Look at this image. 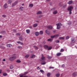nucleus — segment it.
Instances as JSON below:
<instances>
[{"label":"nucleus","instance_id":"nucleus-27","mask_svg":"<svg viewBox=\"0 0 77 77\" xmlns=\"http://www.w3.org/2000/svg\"><path fill=\"white\" fill-rule=\"evenodd\" d=\"M12 2L11 0H9L8 1V4H10V3H11Z\"/></svg>","mask_w":77,"mask_h":77},{"label":"nucleus","instance_id":"nucleus-48","mask_svg":"<svg viewBox=\"0 0 77 77\" xmlns=\"http://www.w3.org/2000/svg\"><path fill=\"white\" fill-rule=\"evenodd\" d=\"M56 9V8H54L53 9H52L51 10L53 11H54Z\"/></svg>","mask_w":77,"mask_h":77},{"label":"nucleus","instance_id":"nucleus-61","mask_svg":"<svg viewBox=\"0 0 77 77\" xmlns=\"http://www.w3.org/2000/svg\"><path fill=\"white\" fill-rule=\"evenodd\" d=\"M68 24H71V23H68Z\"/></svg>","mask_w":77,"mask_h":77},{"label":"nucleus","instance_id":"nucleus-40","mask_svg":"<svg viewBox=\"0 0 77 77\" xmlns=\"http://www.w3.org/2000/svg\"><path fill=\"white\" fill-rule=\"evenodd\" d=\"M46 63V62H45L43 63H41V64H42V65H45Z\"/></svg>","mask_w":77,"mask_h":77},{"label":"nucleus","instance_id":"nucleus-49","mask_svg":"<svg viewBox=\"0 0 77 77\" xmlns=\"http://www.w3.org/2000/svg\"><path fill=\"white\" fill-rule=\"evenodd\" d=\"M20 40H21L22 39V37H20L19 38Z\"/></svg>","mask_w":77,"mask_h":77},{"label":"nucleus","instance_id":"nucleus-34","mask_svg":"<svg viewBox=\"0 0 77 77\" xmlns=\"http://www.w3.org/2000/svg\"><path fill=\"white\" fill-rule=\"evenodd\" d=\"M40 35H42V34H43V32L42 31H41L40 32Z\"/></svg>","mask_w":77,"mask_h":77},{"label":"nucleus","instance_id":"nucleus-58","mask_svg":"<svg viewBox=\"0 0 77 77\" xmlns=\"http://www.w3.org/2000/svg\"><path fill=\"white\" fill-rule=\"evenodd\" d=\"M3 61H5L6 60L5 59H4L2 60Z\"/></svg>","mask_w":77,"mask_h":77},{"label":"nucleus","instance_id":"nucleus-60","mask_svg":"<svg viewBox=\"0 0 77 77\" xmlns=\"http://www.w3.org/2000/svg\"><path fill=\"white\" fill-rule=\"evenodd\" d=\"M46 42L45 41H44L43 42L44 44H45V43H46Z\"/></svg>","mask_w":77,"mask_h":77},{"label":"nucleus","instance_id":"nucleus-35","mask_svg":"<svg viewBox=\"0 0 77 77\" xmlns=\"http://www.w3.org/2000/svg\"><path fill=\"white\" fill-rule=\"evenodd\" d=\"M31 58H34V57H35V55H33L31 56Z\"/></svg>","mask_w":77,"mask_h":77},{"label":"nucleus","instance_id":"nucleus-15","mask_svg":"<svg viewBox=\"0 0 77 77\" xmlns=\"http://www.w3.org/2000/svg\"><path fill=\"white\" fill-rule=\"evenodd\" d=\"M33 6V4H31L29 5V7L30 8H32Z\"/></svg>","mask_w":77,"mask_h":77},{"label":"nucleus","instance_id":"nucleus-39","mask_svg":"<svg viewBox=\"0 0 77 77\" xmlns=\"http://www.w3.org/2000/svg\"><path fill=\"white\" fill-rule=\"evenodd\" d=\"M10 69H13L14 67H13V66H11L10 67Z\"/></svg>","mask_w":77,"mask_h":77},{"label":"nucleus","instance_id":"nucleus-22","mask_svg":"<svg viewBox=\"0 0 77 77\" xmlns=\"http://www.w3.org/2000/svg\"><path fill=\"white\" fill-rule=\"evenodd\" d=\"M72 1H70L68 2V4H69V5H71V4H72Z\"/></svg>","mask_w":77,"mask_h":77},{"label":"nucleus","instance_id":"nucleus-16","mask_svg":"<svg viewBox=\"0 0 77 77\" xmlns=\"http://www.w3.org/2000/svg\"><path fill=\"white\" fill-rule=\"evenodd\" d=\"M57 13V11L56 10L53 12V14L54 15H56Z\"/></svg>","mask_w":77,"mask_h":77},{"label":"nucleus","instance_id":"nucleus-7","mask_svg":"<svg viewBox=\"0 0 77 77\" xmlns=\"http://www.w3.org/2000/svg\"><path fill=\"white\" fill-rule=\"evenodd\" d=\"M4 8H5V9H7V8H8V4H7L6 3L4 5Z\"/></svg>","mask_w":77,"mask_h":77},{"label":"nucleus","instance_id":"nucleus-29","mask_svg":"<svg viewBox=\"0 0 77 77\" xmlns=\"http://www.w3.org/2000/svg\"><path fill=\"white\" fill-rule=\"evenodd\" d=\"M40 72H42V73L43 74L44 73V71H43L42 70H40Z\"/></svg>","mask_w":77,"mask_h":77},{"label":"nucleus","instance_id":"nucleus-46","mask_svg":"<svg viewBox=\"0 0 77 77\" xmlns=\"http://www.w3.org/2000/svg\"><path fill=\"white\" fill-rule=\"evenodd\" d=\"M49 69H53L54 67H50L49 68Z\"/></svg>","mask_w":77,"mask_h":77},{"label":"nucleus","instance_id":"nucleus-59","mask_svg":"<svg viewBox=\"0 0 77 77\" xmlns=\"http://www.w3.org/2000/svg\"><path fill=\"white\" fill-rule=\"evenodd\" d=\"M2 38V35H0V38Z\"/></svg>","mask_w":77,"mask_h":77},{"label":"nucleus","instance_id":"nucleus-17","mask_svg":"<svg viewBox=\"0 0 77 77\" xmlns=\"http://www.w3.org/2000/svg\"><path fill=\"white\" fill-rule=\"evenodd\" d=\"M61 54H62L61 53H58L56 54V55L57 56H59Z\"/></svg>","mask_w":77,"mask_h":77},{"label":"nucleus","instance_id":"nucleus-42","mask_svg":"<svg viewBox=\"0 0 77 77\" xmlns=\"http://www.w3.org/2000/svg\"><path fill=\"white\" fill-rule=\"evenodd\" d=\"M55 42L56 43H59V40H56L55 41Z\"/></svg>","mask_w":77,"mask_h":77},{"label":"nucleus","instance_id":"nucleus-43","mask_svg":"<svg viewBox=\"0 0 77 77\" xmlns=\"http://www.w3.org/2000/svg\"><path fill=\"white\" fill-rule=\"evenodd\" d=\"M63 51H64V50H63V49H62L60 50V52H63Z\"/></svg>","mask_w":77,"mask_h":77},{"label":"nucleus","instance_id":"nucleus-31","mask_svg":"<svg viewBox=\"0 0 77 77\" xmlns=\"http://www.w3.org/2000/svg\"><path fill=\"white\" fill-rule=\"evenodd\" d=\"M56 77H59V76H60V74L59 73L57 74L56 75Z\"/></svg>","mask_w":77,"mask_h":77},{"label":"nucleus","instance_id":"nucleus-1","mask_svg":"<svg viewBox=\"0 0 77 77\" xmlns=\"http://www.w3.org/2000/svg\"><path fill=\"white\" fill-rule=\"evenodd\" d=\"M72 9H73V6H69L68 8V11H69V14H72L71 11H72Z\"/></svg>","mask_w":77,"mask_h":77},{"label":"nucleus","instance_id":"nucleus-63","mask_svg":"<svg viewBox=\"0 0 77 77\" xmlns=\"http://www.w3.org/2000/svg\"><path fill=\"white\" fill-rule=\"evenodd\" d=\"M39 66H38V67L37 68V69H39Z\"/></svg>","mask_w":77,"mask_h":77},{"label":"nucleus","instance_id":"nucleus-24","mask_svg":"<svg viewBox=\"0 0 77 77\" xmlns=\"http://www.w3.org/2000/svg\"><path fill=\"white\" fill-rule=\"evenodd\" d=\"M59 39H65V37H61L59 38Z\"/></svg>","mask_w":77,"mask_h":77},{"label":"nucleus","instance_id":"nucleus-32","mask_svg":"<svg viewBox=\"0 0 77 77\" xmlns=\"http://www.w3.org/2000/svg\"><path fill=\"white\" fill-rule=\"evenodd\" d=\"M47 58L48 59H50L52 58V57H50L49 56H48L47 57Z\"/></svg>","mask_w":77,"mask_h":77},{"label":"nucleus","instance_id":"nucleus-3","mask_svg":"<svg viewBox=\"0 0 77 77\" xmlns=\"http://www.w3.org/2000/svg\"><path fill=\"white\" fill-rule=\"evenodd\" d=\"M28 73V72H26L24 73L23 74H21L20 75V77H28V76H26L25 75H26V74H27ZM25 75V76H24Z\"/></svg>","mask_w":77,"mask_h":77},{"label":"nucleus","instance_id":"nucleus-10","mask_svg":"<svg viewBox=\"0 0 77 77\" xmlns=\"http://www.w3.org/2000/svg\"><path fill=\"white\" fill-rule=\"evenodd\" d=\"M45 33L47 34V35H49L50 34V31L48 30H46L45 31Z\"/></svg>","mask_w":77,"mask_h":77},{"label":"nucleus","instance_id":"nucleus-8","mask_svg":"<svg viewBox=\"0 0 77 77\" xmlns=\"http://www.w3.org/2000/svg\"><path fill=\"white\" fill-rule=\"evenodd\" d=\"M44 47L45 48L46 50H48L49 47L48 45H45L44 46Z\"/></svg>","mask_w":77,"mask_h":77},{"label":"nucleus","instance_id":"nucleus-44","mask_svg":"<svg viewBox=\"0 0 77 77\" xmlns=\"http://www.w3.org/2000/svg\"><path fill=\"white\" fill-rule=\"evenodd\" d=\"M51 39H53V38H54V36H51Z\"/></svg>","mask_w":77,"mask_h":77},{"label":"nucleus","instance_id":"nucleus-4","mask_svg":"<svg viewBox=\"0 0 77 77\" xmlns=\"http://www.w3.org/2000/svg\"><path fill=\"white\" fill-rule=\"evenodd\" d=\"M56 25L57 26V29H60V26H62V24L61 23H58L56 24Z\"/></svg>","mask_w":77,"mask_h":77},{"label":"nucleus","instance_id":"nucleus-5","mask_svg":"<svg viewBox=\"0 0 77 77\" xmlns=\"http://www.w3.org/2000/svg\"><path fill=\"white\" fill-rule=\"evenodd\" d=\"M17 3H18V1H16L13 4L11 5V6L12 7H14V6H15V5H17Z\"/></svg>","mask_w":77,"mask_h":77},{"label":"nucleus","instance_id":"nucleus-53","mask_svg":"<svg viewBox=\"0 0 77 77\" xmlns=\"http://www.w3.org/2000/svg\"><path fill=\"white\" fill-rule=\"evenodd\" d=\"M29 28H30V29H32V26H29Z\"/></svg>","mask_w":77,"mask_h":77},{"label":"nucleus","instance_id":"nucleus-30","mask_svg":"<svg viewBox=\"0 0 77 77\" xmlns=\"http://www.w3.org/2000/svg\"><path fill=\"white\" fill-rule=\"evenodd\" d=\"M48 41H50V42H51V41H53V39H49L48 40Z\"/></svg>","mask_w":77,"mask_h":77},{"label":"nucleus","instance_id":"nucleus-37","mask_svg":"<svg viewBox=\"0 0 77 77\" xmlns=\"http://www.w3.org/2000/svg\"><path fill=\"white\" fill-rule=\"evenodd\" d=\"M33 47H34V48H35V49H38V48L37 47H36V46H34Z\"/></svg>","mask_w":77,"mask_h":77},{"label":"nucleus","instance_id":"nucleus-62","mask_svg":"<svg viewBox=\"0 0 77 77\" xmlns=\"http://www.w3.org/2000/svg\"><path fill=\"white\" fill-rule=\"evenodd\" d=\"M15 55H16V54H14L13 55V56H15Z\"/></svg>","mask_w":77,"mask_h":77},{"label":"nucleus","instance_id":"nucleus-54","mask_svg":"<svg viewBox=\"0 0 77 77\" xmlns=\"http://www.w3.org/2000/svg\"><path fill=\"white\" fill-rule=\"evenodd\" d=\"M56 30H54V31H53V32H54V33H55V32H56Z\"/></svg>","mask_w":77,"mask_h":77},{"label":"nucleus","instance_id":"nucleus-14","mask_svg":"<svg viewBox=\"0 0 77 77\" xmlns=\"http://www.w3.org/2000/svg\"><path fill=\"white\" fill-rule=\"evenodd\" d=\"M37 26H38V24L37 23L34 24L33 25V27H37Z\"/></svg>","mask_w":77,"mask_h":77},{"label":"nucleus","instance_id":"nucleus-51","mask_svg":"<svg viewBox=\"0 0 77 77\" xmlns=\"http://www.w3.org/2000/svg\"><path fill=\"white\" fill-rule=\"evenodd\" d=\"M2 70L0 69V74H1L2 73Z\"/></svg>","mask_w":77,"mask_h":77},{"label":"nucleus","instance_id":"nucleus-57","mask_svg":"<svg viewBox=\"0 0 77 77\" xmlns=\"http://www.w3.org/2000/svg\"><path fill=\"white\" fill-rule=\"evenodd\" d=\"M20 44H21V45H23V43L22 42H20Z\"/></svg>","mask_w":77,"mask_h":77},{"label":"nucleus","instance_id":"nucleus-19","mask_svg":"<svg viewBox=\"0 0 77 77\" xmlns=\"http://www.w3.org/2000/svg\"><path fill=\"white\" fill-rule=\"evenodd\" d=\"M12 46V45L10 44H7V46L8 47H11Z\"/></svg>","mask_w":77,"mask_h":77},{"label":"nucleus","instance_id":"nucleus-12","mask_svg":"<svg viewBox=\"0 0 77 77\" xmlns=\"http://www.w3.org/2000/svg\"><path fill=\"white\" fill-rule=\"evenodd\" d=\"M39 33L38 32H36L35 33V35L36 36H38L39 35Z\"/></svg>","mask_w":77,"mask_h":77},{"label":"nucleus","instance_id":"nucleus-56","mask_svg":"<svg viewBox=\"0 0 77 77\" xmlns=\"http://www.w3.org/2000/svg\"><path fill=\"white\" fill-rule=\"evenodd\" d=\"M62 67H65V65H64V64L62 66Z\"/></svg>","mask_w":77,"mask_h":77},{"label":"nucleus","instance_id":"nucleus-41","mask_svg":"<svg viewBox=\"0 0 77 77\" xmlns=\"http://www.w3.org/2000/svg\"><path fill=\"white\" fill-rule=\"evenodd\" d=\"M16 35H17V36H20V33H16Z\"/></svg>","mask_w":77,"mask_h":77},{"label":"nucleus","instance_id":"nucleus-64","mask_svg":"<svg viewBox=\"0 0 77 77\" xmlns=\"http://www.w3.org/2000/svg\"><path fill=\"white\" fill-rule=\"evenodd\" d=\"M24 4H22V6H24Z\"/></svg>","mask_w":77,"mask_h":77},{"label":"nucleus","instance_id":"nucleus-20","mask_svg":"<svg viewBox=\"0 0 77 77\" xmlns=\"http://www.w3.org/2000/svg\"><path fill=\"white\" fill-rule=\"evenodd\" d=\"M26 32L27 33H30V30L29 29H27L26 30Z\"/></svg>","mask_w":77,"mask_h":77},{"label":"nucleus","instance_id":"nucleus-36","mask_svg":"<svg viewBox=\"0 0 77 77\" xmlns=\"http://www.w3.org/2000/svg\"><path fill=\"white\" fill-rule=\"evenodd\" d=\"M3 75H4V76H6L7 75V73H4L3 74Z\"/></svg>","mask_w":77,"mask_h":77},{"label":"nucleus","instance_id":"nucleus-45","mask_svg":"<svg viewBox=\"0 0 77 77\" xmlns=\"http://www.w3.org/2000/svg\"><path fill=\"white\" fill-rule=\"evenodd\" d=\"M18 48H20V49H21V48H22V47L21 46H18Z\"/></svg>","mask_w":77,"mask_h":77},{"label":"nucleus","instance_id":"nucleus-23","mask_svg":"<svg viewBox=\"0 0 77 77\" xmlns=\"http://www.w3.org/2000/svg\"><path fill=\"white\" fill-rule=\"evenodd\" d=\"M19 10H20V11H23V7H20L19 8Z\"/></svg>","mask_w":77,"mask_h":77},{"label":"nucleus","instance_id":"nucleus-50","mask_svg":"<svg viewBox=\"0 0 77 77\" xmlns=\"http://www.w3.org/2000/svg\"><path fill=\"white\" fill-rule=\"evenodd\" d=\"M2 17H4V18H5V17H6V16L3 15H2Z\"/></svg>","mask_w":77,"mask_h":77},{"label":"nucleus","instance_id":"nucleus-18","mask_svg":"<svg viewBox=\"0 0 77 77\" xmlns=\"http://www.w3.org/2000/svg\"><path fill=\"white\" fill-rule=\"evenodd\" d=\"M42 14V12L41 11H38L37 13V15H39V14Z\"/></svg>","mask_w":77,"mask_h":77},{"label":"nucleus","instance_id":"nucleus-6","mask_svg":"<svg viewBox=\"0 0 77 77\" xmlns=\"http://www.w3.org/2000/svg\"><path fill=\"white\" fill-rule=\"evenodd\" d=\"M47 28L48 29H53V27L52 26L50 25V26H48Z\"/></svg>","mask_w":77,"mask_h":77},{"label":"nucleus","instance_id":"nucleus-28","mask_svg":"<svg viewBox=\"0 0 77 77\" xmlns=\"http://www.w3.org/2000/svg\"><path fill=\"white\" fill-rule=\"evenodd\" d=\"M50 75H51V74L50 73H48L47 74V75L48 77H50Z\"/></svg>","mask_w":77,"mask_h":77},{"label":"nucleus","instance_id":"nucleus-2","mask_svg":"<svg viewBox=\"0 0 77 77\" xmlns=\"http://www.w3.org/2000/svg\"><path fill=\"white\" fill-rule=\"evenodd\" d=\"M16 59H17V57H16V56H14L10 58L9 60L10 61H13Z\"/></svg>","mask_w":77,"mask_h":77},{"label":"nucleus","instance_id":"nucleus-11","mask_svg":"<svg viewBox=\"0 0 77 77\" xmlns=\"http://www.w3.org/2000/svg\"><path fill=\"white\" fill-rule=\"evenodd\" d=\"M72 75L74 77H75V76H76V75H77V72L73 73Z\"/></svg>","mask_w":77,"mask_h":77},{"label":"nucleus","instance_id":"nucleus-25","mask_svg":"<svg viewBox=\"0 0 77 77\" xmlns=\"http://www.w3.org/2000/svg\"><path fill=\"white\" fill-rule=\"evenodd\" d=\"M16 62H17V63H20L21 61H20V60H17L16 61Z\"/></svg>","mask_w":77,"mask_h":77},{"label":"nucleus","instance_id":"nucleus-21","mask_svg":"<svg viewBox=\"0 0 77 77\" xmlns=\"http://www.w3.org/2000/svg\"><path fill=\"white\" fill-rule=\"evenodd\" d=\"M54 37L57 38L59 37V35L58 34L56 35H54Z\"/></svg>","mask_w":77,"mask_h":77},{"label":"nucleus","instance_id":"nucleus-9","mask_svg":"<svg viewBox=\"0 0 77 77\" xmlns=\"http://www.w3.org/2000/svg\"><path fill=\"white\" fill-rule=\"evenodd\" d=\"M71 42L73 43H75V39L74 38H71Z\"/></svg>","mask_w":77,"mask_h":77},{"label":"nucleus","instance_id":"nucleus-52","mask_svg":"<svg viewBox=\"0 0 77 77\" xmlns=\"http://www.w3.org/2000/svg\"><path fill=\"white\" fill-rule=\"evenodd\" d=\"M20 42H21L20 41L17 42V43H18V44H20Z\"/></svg>","mask_w":77,"mask_h":77},{"label":"nucleus","instance_id":"nucleus-47","mask_svg":"<svg viewBox=\"0 0 77 77\" xmlns=\"http://www.w3.org/2000/svg\"><path fill=\"white\" fill-rule=\"evenodd\" d=\"M13 31L14 32H17V30L16 29H14Z\"/></svg>","mask_w":77,"mask_h":77},{"label":"nucleus","instance_id":"nucleus-13","mask_svg":"<svg viewBox=\"0 0 77 77\" xmlns=\"http://www.w3.org/2000/svg\"><path fill=\"white\" fill-rule=\"evenodd\" d=\"M42 57H41V59L42 60H44V59H45V57H44V55H43V54H42Z\"/></svg>","mask_w":77,"mask_h":77},{"label":"nucleus","instance_id":"nucleus-26","mask_svg":"<svg viewBox=\"0 0 77 77\" xmlns=\"http://www.w3.org/2000/svg\"><path fill=\"white\" fill-rule=\"evenodd\" d=\"M51 48H52V47H49L48 48V50H51Z\"/></svg>","mask_w":77,"mask_h":77},{"label":"nucleus","instance_id":"nucleus-55","mask_svg":"<svg viewBox=\"0 0 77 77\" xmlns=\"http://www.w3.org/2000/svg\"><path fill=\"white\" fill-rule=\"evenodd\" d=\"M66 6H67V5H65L64 6H63V7L64 8H65V7H66Z\"/></svg>","mask_w":77,"mask_h":77},{"label":"nucleus","instance_id":"nucleus-38","mask_svg":"<svg viewBox=\"0 0 77 77\" xmlns=\"http://www.w3.org/2000/svg\"><path fill=\"white\" fill-rule=\"evenodd\" d=\"M29 57V55H26V56H25V57H26V58H27Z\"/></svg>","mask_w":77,"mask_h":77},{"label":"nucleus","instance_id":"nucleus-33","mask_svg":"<svg viewBox=\"0 0 77 77\" xmlns=\"http://www.w3.org/2000/svg\"><path fill=\"white\" fill-rule=\"evenodd\" d=\"M69 38V36H67L66 37V39H68Z\"/></svg>","mask_w":77,"mask_h":77}]
</instances>
